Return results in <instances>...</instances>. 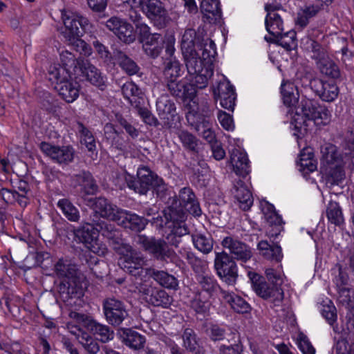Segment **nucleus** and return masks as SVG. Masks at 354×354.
I'll use <instances>...</instances> for the list:
<instances>
[{
  "label": "nucleus",
  "mask_w": 354,
  "mask_h": 354,
  "mask_svg": "<svg viewBox=\"0 0 354 354\" xmlns=\"http://www.w3.org/2000/svg\"><path fill=\"white\" fill-rule=\"evenodd\" d=\"M330 117L331 114L325 106L313 100L304 99L292 115L290 122L296 129L304 127L306 131L308 122H313L317 126L326 125L330 122Z\"/></svg>",
  "instance_id": "obj_1"
},
{
  "label": "nucleus",
  "mask_w": 354,
  "mask_h": 354,
  "mask_svg": "<svg viewBox=\"0 0 354 354\" xmlns=\"http://www.w3.org/2000/svg\"><path fill=\"white\" fill-rule=\"evenodd\" d=\"M322 152V162L329 180L332 184L338 185L345 178L346 169L352 167L351 156L341 154L333 145L326 147Z\"/></svg>",
  "instance_id": "obj_2"
},
{
  "label": "nucleus",
  "mask_w": 354,
  "mask_h": 354,
  "mask_svg": "<svg viewBox=\"0 0 354 354\" xmlns=\"http://www.w3.org/2000/svg\"><path fill=\"white\" fill-rule=\"evenodd\" d=\"M183 56L192 85L198 88H205L214 73L212 64L201 59L196 51Z\"/></svg>",
  "instance_id": "obj_3"
},
{
  "label": "nucleus",
  "mask_w": 354,
  "mask_h": 354,
  "mask_svg": "<svg viewBox=\"0 0 354 354\" xmlns=\"http://www.w3.org/2000/svg\"><path fill=\"white\" fill-rule=\"evenodd\" d=\"M138 180L127 172H122L118 178L124 180L128 187L140 194H145L151 187L158 188L163 191L165 185L162 178H159L147 167L142 166L138 169Z\"/></svg>",
  "instance_id": "obj_4"
},
{
  "label": "nucleus",
  "mask_w": 354,
  "mask_h": 354,
  "mask_svg": "<svg viewBox=\"0 0 354 354\" xmlns=\"http://www.w3.org/2000/svg\"><path fill=\"white\" fill-rule=\"evenodd\" d=\"M55 272L59 277L64 279L60 287L63 293L66 292L70 297L82 295L77 269L75 265L67 260L59 259L55 265Z\"/></svg>",
  "instance_id": "obj_5"
},
{
  "label": "nucleus",
  "mask_w": 354,
  "mask_h": 354,
  "mask_svg": "<svg viewBox=\"0 0 354 354\" xmlns=\"http://www.w3.org/2000/svg\"><path fill=\"white\" fill-rule=\"evenodd\" d=\"M121 257L118 260L119 266L125 271L136 276H143L145 277V269L143 266L145 265V260L141 252L133 250L131 245L125 244L122 247H114Z\"/></svg>",
  "instance_id": "obj_6"
},
{
  "label": "nucleus",
  "mask_w": 354,
  "mask_h": 354,
  "mask_svg": "<svg viewBox=\"0 0 354 354\" xmlns=\"http://www.w3.org/2000/svg\"><path fill=\"white\" fill-rule=\"evenodd\" d=\"M165 55L163 59V75L165 80H178L183 75V67L180 62L174 56L176 51V39L174 35L165 37Z\"/></svg>",
  "instance_id": "obj_7"
},
{
  "label": "nucleus",
  "mask_w": 354,
  "mask_h": 354,
  "mask_svg": "<svg viewBox=\"0 0 354 354\" xmlns=\"http://www.w3.org/2000/svg\"><path fill=\"white\" fill-rule=\"evenodd\" d=\"M136 242L142 248L158 260L172 261L176 257V253L170 249L166 241L162 239H156L153 237H148L145 235H138Z\"/></svg>",
  "instance_id": "obj_8"
},
{
  "label": "nucleus",
  "mask_w": 354,
  "mask_h": 354,
  "mask_svg": "<svg viewBox=\"0 0 354 354\" xmlns=\"http://www.w3.org/2000/svg\"><path fill=\"white\" fill-rule=\"evenodd\" d=\"M214 268L218 276L228 285L235 284L238 277L237 266L232 258L226 252H217Z\"/></svg>",
  "instance_id": "obj_9"
},
{
  "label": "nucleus",
  "mask_w": 354,
  "mask_h": 354,
  "mask_svg": "<svg viewBox=\"0 0 354 354\" xmlns=\"http://www.w3.org/2000/svg\"><path fill=\"white\" fill-rule=\"evenodd\" d=\"M137 288L142 293L145 301L154 306L168 308L172 302V298L164 290L153 287L151 281L145 279L138 283Z\"/></svg>",
  "instance_id": "obj_10"
},
{
  "label": "nucleus",
  "mask_w": 354,
  "mask_h": 354,
  "mask_svg": "<svg viewBox=\"0 0 354 354\" xmlns=\"http://www.w3.org/2000/svg\"><path fill=\"white\" fill-rule=\"evenodd\" d=\"M248 277L252 281L253 290L259 297L271 299L276 306L282 301L283 291L281 287H270L263 278L255 272H249Z\"/></svg>",
  "instance_id": "obj_11"
},
{
  "label": "nucleus",
  "mask_w": 354,
  "mask_h": 354,
  "mask_svg": "<svg viewBox=\"0 0 354 354\" xmlns=\"http://www.w3.org/2000/svg\"><path fill=\"white\" fill-rule=\"evenodd\" d=\"M103 311L107 322L114 326H120L129 317L124 304L115 298H107L103 302Z\"/></svg>",
  "instance_id": "obj_12"
},
{
  "label": "nucleus",
  "mask_w": 354,
  "mask_h": 354,
  "mask_svg": "<svg viewBox=\"0 0 354 354\" xmlns=\"http://www.w3.org/2000/svg\"><path fill=\"white\" fill-rule=\"evenodd\" d=\"M75 235L86 248L98 256H104L107 252L105 244L97 239V232L92 225L87 224L82 228L76 230Z\"/></svg>",
  "instance_id": "obj_13"
},
{
  "label": "nucleus",
  "mask_w": 354,
  "mask_h": 354,
  "mask_svg": "<svg viewBox=\"0 0 354 354\" xmlns=\"http://www.w3.org/2000/svg\"><path fill=\"white\" fill-rule=\"evenodd\" d=\"M40 149L54 162L60 165H68L74 158L75 152L70 146L59 147L43 142L40 144Z\"/></svg>",
  "instance_id": "obj_14"
},
{
  "label": "nucleus",
  "mask_w": 354,
  "mask_h": 354,
  "mask_svg": "<svg viewBox=\"0 0 354 354\" xmlns=\"http://www.w3.org/2000/svg\"><path fill=\"white\" fill-rule=\"evenodd\" d=\"M62 17L66 28L64 36L66 39L76 36H82V32L80 27L82 30H86L89 26L88 20L86 18L67 11L62 12Z\"/></svg>",
  "instance_id": "obj_15"
},
{
  "label": "nucleus",
  "mask_w": 354,
  "mask_h": 354,
  "mask_svg": "<svg viewBox=\"0 0 354 354\" xmlns=\"http://www.w3.org/2000/svg\"><path fill=\"white\" fill-rule=\"evenodd\" d=\"M29 192V186L24 181L19 183L17 190L3 187L0 184V195L3 201L7 204L17 203L21 207H26L30 201L28 197Z\"/></svg>",
  "instance_id": "obj_16"
},
{
  "label": "nucleus",
  "mask_w": 354,
  "mask_h": 354,
  "mask_svg": "<svg viewBox=\"0 0 354 354\" xmlns=\"http://www.w3.org/2000/svg\"><path fill=\"white\" fill-rule=\"evenodd\" d=\"M216 100H219L220 105L227 110L233 111L235 106L236 93L234 86L227 80L221 81L214 89Z\"/></svg>",
  "instance_id": "obj_17"
},
{
  "label": "nucleus",
  "mask_w": 354,
  "mask_h": 354,
  "mask_svg": "<svg viewBox=\"0 0 354 354\" xmlns=\"http://www.w3.org/2000/svg\"><path fill=\"white\" fill-rule=\"evenodd\" d=\"M310 85L317 95L321 100L327 102H331L337 97L339 91L336 84L330 82L323 81L320 79H313Z\"/></svg>",
  "instance_id": "obj_18"
},
{
  "label": "nucleus",
  "mask_w": 354,
  "mask_h": 354,
  "mask_svg": "<svg viewBox=\"0 0 354 354\" xmlns=\"http://www.w3.org/2000/svg\"><path fill=\"white\" fill-rule=\"evenodd\" d=\"M221 245L224 248L227 249L237 260L245 262L252 256L248 245L232 236L225 237L221 241Z\"/></svg>",
  "instance_id": "obj_19"
},
{
  "label": "nucleus",
  "mask_w": 354,
  "mask_h": 354,
  "mask_svg": "<svg viewBox=\"0 0 354 354\" xmlns=\"http://www.w3.org/2000/svg\"><path fill=\"white\" fill-rule=\"evenodd\" d=\"M118 214L115 222L119 225L125 228H129L136 232H140L145 229L147 224V220L143 217L129 211L122 209Z\"/></svg>",
  "instance_id": "obj_20"
},
{
  "label": "nucleus",
  "mask_w": 354,
  "mask_h": 354,
  "mask_svg": "<svg viewBox=\"0 0 354 354\" xmlns=\"http://www.w3.org/2000/svg\"><path fill=\"white\" fill-rule=\"evenodd\" d=\"M267 15L265 20L267 31L272 36L279 35L283 31V23L281 15L277 12L279 7L266 4Z\"/></svg>",
  "instance_id": "obj_21"
},
{
  "label": "nucleus",
  "mask_w": 354,
  "mask_h": 354,
  "mask_svg": "<svg viewBox=\"0 0 354 354\" xmlns=\"http://www.w3.org/2000/svg\"><path fill=\"white\" fill-rule=\"evenodd\" d=\"M174 210L167 209L164 211V216L153 218V222L158 223L160 227L167 225L168 227L180 239L188 234L187 227L183 222L176 221L174 217Z\"/></svg>",
  "instance_id": "obj_22"
},
{
  "label": "nucleus",
  "mask_w": 354,
  "mask_h": 354,
  "mask_svg": "<svg viewBox=\"0 0 354 354\" xmlns=\"http://www.w3.org/2000/svg\"><path fill=\"white\" fill-rule=\"evenodd\" d=\"M91 208L95 214L113 221L118 217V212L122 209L104 197L95 198L92 202Z\"/></svg>",
  "instance_id": "obj_23"
},
{
  "label": "nucleus",
  "mask_w": 354,
  "mask_h": 354,
  "mask_svg": "<svg viewBox=\"0 0 354 354\" xmlns=\"http://www.w3.org/2000/svg\"><path fill=\"white\" fill-rule=\"evenodd\" d=\"M72 184L80 187V191L84 195H93L97 192V185L88 171H82L72 176Z\"/></svg>",
  "instance_id": "obj_24"
},
{
  "label": "nucleus",
  "mask_w": 354,
  "mask_h": 354,
  "mask_svg": "<svg viewBox=\"0 0 354 354\" xmlns=\"http://www.w3.org/2000/svg\"><path fill=\"white\" fill-rule=\"evenodd\" d=\"M230 163L234 171L239 176H245L250 172L249 159L246 153L240 148L230 151Z\"/></svg>",
  "instance_id": "obj_25"
},
{
  "label": "nucleus",
  "mask_w": 354,
  "mask_h": 354,
  "mask_svg": "<svg viewBox=\"0 0 354 354\" xmlns=\"http://www.w3.org/2000/svg\"><path fill=\"white\" fill-rule=\"evenodd\" d=\"M261 207L267 223L270 226L274 227V232L267 231V235L270 237L277 236L282 227L283 221L281 216L276 212L274 205L269 203L262 204Z\"/></svg>",
  "instance_id": "obj_26"
},
{
  "label": "nucleus",
  "mask_w": 354,
  "mask_h": 354,
  "mask_svg": "<svg viewBox=\"0 0 354 354\" xmlns=\"http://www.w3.org/2000/svg\"><path fill=\"white\" fill-rule=\"evenodd\" d=\"M180 205L185 211L189 212L194 216H198L201 214V209L198 202L195 198V195L192 190L188 187H184L179 192Z\"/></svg>",
  "instance_id": "obj_27"
},
{
  "label": "nucleus",
  "mask_w": 354,
  "mask_h": 354,
  "mask_svg": "<svg viewBox=\"0 0 354 354\" xmlns=\"http://www.w3.org/2000/svg\"><path fill=\"white\" fill-rule=\"evenodd\" d=\"M169 35L168 34V35ZM166 36L163 39L160 34L153 33V35L146 38V40L141 42L145 53L152 58L158 57L162 52L163 47L165 48V41Z\"/></svg>",
  "instance_id": "obj_28"
},
{
  "label": "nucleus",
  "mask_w": 354,
  "mask_h": 354,
  "mask_svg": "<svg viewBox=\"0 0 354 354\" xmlns=\"http://www.w3.org/2000/svg\"><path fill=\"white\" fill-rule=\"evenodd\" d=\"M86 80L101 89L105 85V77L101 72L88 61L82 62L79 69Z\"/></svg>",
  "instance_id": "obj_29"
},
{
  "label": "nucleus",
  "mask_w": 354,
  "mask_h": 354,
  "mask_svg": "<svg viewBox=\"0 0 354 354\" xmlns=\"http://www.w3.org/2000/svg\"><path fill=\"white\" fill-rule=\"evenodd\" d=\"M283 104L290 109L288 114L290 116L293 114L292 107L298 102L299 93L296 86L290 82H283L281 86Z\"/></svg>",
  "instance_id": "obj_30"
},
{
  "label": "nucleus",
  "mask_w": 354,
  "mask_h": 354,
  "mask_svg": "<svg viewBox=\"0 0 354 354\" xmlns=\"http://www.w3.org/2000/svg\"><path fill=\"white\" fill-rule=\"evenodd\" d=\"M234 195L243 210H248L253 204V198L250 191L241 180L234 187Z\"/></svg>",
  "instance_id": "obj_31"
},
{
  "label": "nucleus",
  "mask_w": 354,
  "mask_h": 354,
  "mask_svg": "<svg viewBox=\"0 0 354 354\" xmlns=\"http://www.w3.org/2000/svg\"><path fill=\"white\" fill-rule=\"evenodd\" d=\"M86 326L94 335L97 336L102 342H107L114 337L113 331L109 326L100 324L95 320L87 319Z\"/></svg>",
  "instance_id": "obj_32"
},
{
  "label": "nucleus",
  "mask_w": 354,
  "mask_h": 354,
  "mask_svg": "<svg viewBox=\"0 0 354 354\" xmlns=\"http://www.w3.org/2000/svg\"><path fill=\"white\" fill-rule=\"evenodd\" d=\"M223 299L238 313H247L250 310V305L241 297L232 292L221 290Z\"/></svg>",
  "instance_id": "obj_33"
},
{
  "label": "nucleus",
  "mask_w": 354,
  "mask_h": 354,
  "mask_svg": "<svg viewBox=\"0 0 354 354\" xmlns=\"http://www.w3.org/2000/svg\"><path fill=\"white\" fill-rule=\"evenodd\" d=\"M48 80L55 83V86L64 84L71 79V71L58 64H53L48 68Z\"/></svg>",
  "instance_id": "obj_34"
},
{
  "label": "nucleus",
  "mask_w": 354,
  "mask_h": 354,
  "mask_svg": "<svg viewBox=\"0 0 354 354\" xmlns=\"http://www.w3.org/2000/svg\"><path fill=\"white\" fill-rule=\"evenodd\" d=\"M257 248L260 254L266 259L277 262L282 259L281 248L277 244L270 245L267 241H261L257 245Z\"/></svg>",
  "instance_id": "obj_35"
},
{
  "label": "nucleus",
  "mask_w": 354,
  "mask_h": 354,
  "mask_svg": "<svg viewBox=\"0 0 354 354\" xmlns=\"http://www.w3.org/2000/svg\"><path fill=\"white\" fill-rule=\"evenodd\" d=\"M142 10L146 12L147 15L150 19H159L165 20L167 17V10L159 0H145Z\"/></svg>",
  "instance_id": "obj_36"
},
{
  "label": "nucleus",
  "mask_w": 354,
  "mask_h": 354,
  "mask_svg": "<svg viewBox=\"0 0 354 354\" xmlns=\"http://www.w3.org/2000/svg\"><path fill=\"white\" fill-rule=\"evenodd\" d=\"M152 277L160 285L167 288H175L178 286L176 279L164 271H156L153 269H145V277Z\"/></svg>",
  "instance_id": "obj_37"
},
{
  "label": "nucleus",
  "mask_w": 354,
  "mask_h": 354,
  "mask_svg": "<svg viewBox=\"0 0 354 354\" xmlns=\"http://www.w3.org/2000/svg\"><path fill=\"white\" fill-rule=\"evenodd\" d=\"M55 87L59 95L68 103L74 102L79 96L78 83L71 79Z\"/></svg>",
  "instance_id": "obj_38"
},
{
  "label": "nucleus",
  "mask_w": 354,
  "mask_h": 354,
  "mask_svg": "<svg viewBox=\"0 0 354 354\" xmlns=\"http://www.w3.org/2000/svg\"><path fill=\"white\" fill-rule=\"evenodd\" d=\"M113 58L122 70L130 75L136 74L140 69L139 66L133 59L120 50H114Z\"/></svg>",
  "instance_id": "obj_39"
},
{
  "label": "nucleus",
  "mask_w": 354,
  "mask_h": 354,
  "mask_svg": "<svg viewBox=\"0 0 354 354\" xmlns=\"http://www.w3.org/2000/svg\"><path fill=\"white\" fill-rule=\"evenodd\" d=\"M199 44V39L196 37L195 30L187 29L181 39L180 47L183 55L196 52L195 45Z\"/></svg>",
  "instance_id": "obj_40"
},
{
  "label": "nucleus",
  "mask_w": 354,
  "mask_h": 354,
  "mask_svg": "<svg viewBox=\"0 0 354 354\" xmlns=\"http://www.w3.org/2000/svg\"><path fill=\"white\" fill-rule=\"evenodd\" d=\"M156 110L161 118L169 120V116L174 115L176 107L167 95H162L156 101Z\"/></svg>",
  "instance_id": "obj_41"
},
{
  "label": "nucleus",
  "mask_w": 354,
  "mask_h": 354,
  "mask_svg": "<svg viewBox=\"0 0 354 354\" xmlns=\"http://www.w3.org/2000/svg\"><path fill=\"white\" fill-rule=\"evenodd\" d=\"M201 9L209 22L216 21L221 16V8L218 0H203Z\"/></svg>",
  "instance_id": "obj_42"
},
{
  "label": "nucleus",
  "mask_w": 354,
  "mask_h": 354,
  "mask_svg": "<svg viewBox=\"0 0 354 354\" xmlns=\"http://www.w3.org/2000/svg\"><path fill=\"white\" fill-rule=\"evenodd\" d=\"M64 216L72 222H77L80 218L78 209L68 198L59 199L57 203Z\"/></svg>",
  "instance_id": "obj_43"
},
{
  "label": "nucleus",
  "mask_w": 354,
  "mask_h": 354,
  "mask_svg": "<svg viewBox=\"0 0 354 354\" xmlns=\"http://www.w3.org/2000/svg\"><path fill=\"white\" fill-rule=\"evenodd\" d=\"M198 284L201 288L200 292L206 293L208 298L213 297L220 289L216 281L209 275H200L197 278Z\"/></svg>",
  "instance_id": "obj_44"
},
{
  "label": "nucleus",
  "mask_w": 354,
  "mask_h": 354,
  "mask_svg": "<svg viewBox=\"0 0 354 354\" xmlns=\"http://www.w3.org/2000/svg\"><path fill=\"white\" fill-rule=\"evenodd\" d=\"M328 221L335 225H340L344 223V216L338 203L330 201L326 210Z\"/></svg>",
  "instance_id": "obj_45"
},
{
  "label": "nucleus",
  "mask_w": 354,
  "mask_h": 354,
  "mask_svg": "<svg viewBox=\"0 0 354 354\" xmlns=\"http://www.w3.org/2000/svg\"><path fill=\"white\" fill-rule=\"evenodd\" d=\"M318 68L322 74L326 77L337 79L340 76V71L337 65L328 57L317 63Z\"/></svg>",
  "instance_id": "obj_46"
},
{
  "label": "nucleus",
  "mask_w": 354,
  "mask_h": 354,
  "mask_svg": "<svg viewBox=\"0 0 354 354\" xmlns=\"http://www.w3.org/2000/svg\"><path fill=\"white\" fill-rule=\"evenodd\" d=\"M209 298H206L203 292H198L195 295L191 301V308L199 315H206L210 307Z\"/></svg>",
  "instance_id": "obj_47"
},
{
  "label": "nucleus",
  "mask_w": 354,
  "mask_h": 354,
  "mask_svg": "<svg viewBox=\"0 0 354 354\" xmlns=\"http://www.w3.org/2000/svg\"><path fill=\"white\" fill-rule=\"evenodd\" d=\"M124 342L127 346L138 349L144 346L145 338L135 330L125 329L124 331Z\"/></svg>",
  "instance_id": "obj_48"
},
{
  "label": "nucleus",
  "mask_w": 354,
  "mask_h": 354,
  "mask_svg": "<svg viewBox=\"0 0 354 354\" xmlns=\"http://www.w3.org/2000/svg\"><path fill=\"white\" fill-rule=\"evenodd\" d=\"M352 335H342L335 345L336 354H354V339Z\"/></svg>",
  "instance_id": "obj_49"
},
{
  "label": "nucleus",
  "mask_w": 354,
  "mask_h": 354,
  "mask_svg": "<svg viewBox=\"0 0 354 354\" xmlns=\"http://www.w3.org/2000/svg\"><path fill=\"white\" fill-rule=\"evenodd\" d=\"M194 247L204 254L209 253L213 248V241L209 236L197 234L192 236Z\"/></svg>",
  "instance_id": "obj_50"
},
{
  "label": "nucleus",
  "mask_w": 354,
  "mask_h": 354,
  "mask_svg": "<svg viewBox=\"0 0 354 354\" xmlns=\"http://www.w3.org/2000/svg\"><path fill=\"white\" fill-rule=\"evenodd\" d=\"M277 39V43L287 50H291L297 46L296 32L292 30L283 33L279 35L274 36Z\"/></svg>",
  "instance_id": "obj_51"
},
{
  "label": "nucleus",
  "mask_w": 354,
  "mask_h": 354,
  "mask_svg": "<svg viewBox=\"0 0 354 354\" xmlns=\"http://www.w3.org/2000/svg\"><path fill=\"white\" fill-rule=\"evenodd\" d=\"M77 129L80 134L81 142L86 146L88 151H94L96 148V145L92 133L81 122L77 123Z\"/></svg>",
  "instance_id": "obj_52"
},
{
  "label": "nucleus",
  "mask_w": 354,
  "mask_h": 354,
  "mask_svg": "<svg viewBox=\"0 0 354 354\" xmlns=\"http://www.w3.org/2000/svg\"><path fill=\"white\" fill-rule=\"evenodd\" d=\"M60 60L62 66L68 68L70 71L76 72L80 69L82 62L84 60L75 58V55L68 50L62 51L60 53Z\"/></svg>",
  "instance_id": "obj_53"
},
{
  "label": "nucleus",
  "mask_w": 354,
  "mask_h": 354,
  "mask_svg": "<svg viewBox=\"0 0 354 354\" xmlns=\"http://www.w3.org/2000/svg\"><path fill=\"white\" fill-rule=\"evenodd\" d=\"M198 45L201 46V50H203V59L212 64V59L216 55V47L214 42L212 39L207 38L203 39V41Z\"/></svg>",
  "instance_id": "obj_54"
},
{
  "label": "nucleus",
  "mask_w": 354,
  "mask_h": 354,
  "mask_svg": "<svg viewBox=\"0 0 354 354\" xmlns=\"http://www.w3.org/2000/svg\"><path fill=\"white\" fill-rule=\"evenodd\" d=\"M324 302L325 304L322 305L320 309L321 313L327 322L333 326V330L337 332L336 327L333 326L337 320L336 308L330 300Z\"/></svg>",
  "instance_id": "obj_55"
},
{
  "label": "nucleus",
  "mask_w": 354,
  "mask_h": 354,
  "mask_svg": "<svg viewBox=\"0 0 354 354\" xmlns=\"http://www.w3.org/2000/svg\"><path fill=\"white\" fill-rule=\"evenodd\" d=\"M196 130L210 145H212V142H217L215 133L212 129V123L209 120L203 119L197 126Z\"/></svg>",
  "instance_id": "obj_56"
},
{
  "label": "nucleus",
  "mask_w": 354,
  "mask_h": 354,
  "mask_svg": "<svg viewBox=\"0 0 354 354\" xmlns=\"http://www.w3.org/2000/svg\"><path fill=\"white\" fill-rule=\"evenodd\" d=\"M80 36H76L68 39L69 44L73 46V48L84 56H90L92 54L91 47L84 40L80 38Z\"/></svg>",
  "instance_id": "obj_57"
},
{
  "label": "nucleus",
  "mask_w": 354,
  "mask_h": 354,
  "mask_svg": "<svg viewBox=\"0 0 354 354\" xmlns=\"http://www.w3.org/2000/svg\"><path fill=\"white\" fill-rule=\"evenodd\" d=\"M122 92L124 97L132 102L131 97L141 98L142 92L141 89L133 82L124 83L122 87Z\"/></svg>",
  "instance_id": "obj_58"
},
{
  "label": "nucleus",
  "mask_w": 354,
  "mask_h": 354,
  "mask_svg": "<svg viewBox=\"0 0 354 354\" xmlns=\"http://www.w3.org/2000/svg\"><path fill=\"white\" fill-rule=\"evenodd\" d=\"M79 342L88 354H97L100 351L99 344L88 334H83Z\"/></svg>",
  "instance_id": "obj_59"
},
{
  "label": "nucleus",
  "mask_w": 354,
  "mask_h": 354,
  "mask_svg": "<svg viewBox=\"0 0 354 354\" xmlns=\"http://www.w3.org/2000/svg\"><path fill=\"white\" fill-rule=\"evenodd\" d=\"M183 346L187 350L196 351L198 342L196 339V335L191 328H186L183 335Z\"/></svg>",
  "instance_id": "obj_60"
},
{
  "label": "nucleus",
  "mask_w": 354,
  "mask_h": 354,
  "mask_svg": "<svg viewBox=\"0 0 354 354\" xmlns=\"http://www.w3.org/2000/svg\"><path fill=\"white\" fill-rule=\"evenodd\" d=\"M338 301L343 305H348L354 301V289L349 286L337 287Z\"/></svg>",
  "instance_id": "obj_61"
},
{
  "label": "nucleus",
  "mask_w": 354,
  "mask_h": 354,
  "mask_svg": "<svg viewBox=\"0 0 354 354\" xmlns=\"http://www.w3.org/2000/svg\"><path fill=\"white\" fill-rule=\"evenodd\" d=\"M178 138L183 145L192 151H195L198 146V140L192 133L186 131H180L178 133Z\"/></svg>",
  "instance_id": "obj_62"
},
{
  "label": "nucleus",
  "mask_w": 354,
  "mask_h": 354,
  "mask_svg": "<svg viewBox=\"0 0 354 354\" xmlns=\"http://www.w3.org/2000/svg\"><path fill=\"white\" fill-rule=\"evenodd\" d=\"M297 345L303 354H315V349L311 344L308 338L303 333H300L297 337Z\"/></svg>",
  "instance_id": "obj_63"
},
{
  "label": "nucleus",
  "mask_w": 354,
  "mask_h": 354,
  "mask_svg": "<svg viewBox=\"0 0 354 354\" xmlns=\"http://www.w3.org/2000/svg\"><path fill=\"white\" fill-rule=\"evenodd\" d=\"M310 48L313 53L312 58L317 60V63L328 57L326 50L314 40H310Z\"/></svg>",
  "instance_id": "obj_64"
}]
</instances>
